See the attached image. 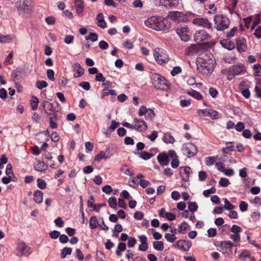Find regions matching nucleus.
I'll list each match as a JSON object with an SVG mask.
<instances>
[{
	"label": "nucleus",
	"instance_id": "c85d7f7f",
	"mask_svg": "<svg viewBox=\"0 0 261 261\" xmlns=\"http://www.w3.org/2000/svg\"><path fill=\"white\" fill-rule=\"evenodd\" d=\"M109 95H116V92L114 90H109L108 89L105 88L102 90L101 98H103L104 97Z\"/></svg>",
	"mask_w": 261,
	"mask_h": 261
},
{
	"label": "nucleus",
	"instance_id": "e2e57ef3",
	"mask_svg": "<svg viewBox=\"0 0 261 261\" xmlns=\"http://www.w3.org/2000/svg\"><path fill=\"white\" fill-rule=\"evenodd\" d=\"M147 110H148V109H147L145 106H141L139 110V112H138L139 115L140 116H142L144 115H145L147 112Z\"/></svg>",
	"mask_w": 261,
	"mask_h": 261
},
{
	"label": "nucleus",
	"instance_id": "0e129e2a",
	"mask_svg": "<svg viewBox=\"0 0 261 261\" xmlns=\"http://www.w3.org/2000/svg\"><path fill=\"white\" fill-rule=\"evenodd\" d=\"M60 233L59 231L53 230L49 233V237L53 239H56L59 237Z\"/></svg>",
	"mask_w": 261,
	"mask_h": 261
},
{
	"label": "nucleus",
	"instance_id": "2f4dec72",
	"mask_svg": "<svg viewBox=\"0 0 261 261\" xmlns=\"http://www.w3.org/2000/svg\"><path fill=\"white\" fill-rule=\"evenodd\" d=\"M139 154L140 157L144 160H149L151 159L153 155V154L146 151H142L141 152L139 153Z\"/></svg>",
	"mask_w": 261,
	"mask_h": 261
},
{
	"label": "nucleus",
	"instance_id": "603ef678",
	"mask_svg": "<svg viewBox=\"0 0 261 261\" xmlns=\"http://www.w3.org/2000/svg\"><path fill=\"white\" fill-rule=\"evenodd\" d=\"M237 31H238V28L236 27H234L233 28H232L231 29V30L229 32H227L226 33V37L230 38V37H233L234 36L235 33L237 32Z\"/></svg>",
	"mask_w": 261,
	"mask_h": 261
},
{
	"label": "nucleus",
	"instance_id": "680f3d73",
	"mask_svg": "<svg viewBox=\"0 0 261 261\" xmlns=\"http://www.w3.org/2000/svg\"><path fill=\"white\" fill-rule=\"evenodd\" d=\"M230 231L234 233H239L242 231V228L237 225H233L231 228Z\"/></svg>",
	"mask_w": 261,
	"mask_h": 261
},
{
	"label": "nucleus",
	"instance_id": "6e6d98bb",
	"mask_svg": "<svg viewBox=\"0 0 261 261\" xmlns=\"http://www.w3.org/2000/svg\"><path fill=\"white\" fill-rule=\"evenodd\" d=\"M79 86L83 88L84 90L88 91L90 89V85L88 82H82L79 84Z\"/></svg>",
	"mask_w": 261,
	"mask_h": 261
},
{
	"label": "nucleus",
	"instance_id": "5701e85b",
	"mask_svg": "<svg viewBox=\"0 0 261 261\" xmlns=\"http://www.w3.org/2000/svg\"><path fill=\"white\" fill-rule=\"evenodd\" d=\"M111 155L109 153L106 154L105 152L101 151L99 154H97L94 158V161L99 162L101 159H108L110 158Z\"/></svg>",
	"mask_w": 261,
	"mask_h": 261
},
{
	"label": "nucleus",
	"instance_id": "9d476101",
	"mask_svg": "<svg viewBox=\"0 0 261 261\" xmlns=\"http://www.w3.org/2000/svg\"><path fill=\"white\" fill-rule=\"evenodd\" d=\"M184 150L189 157L194 156L198 152V149L196 145L191 143L185 144Z\"/></svg>",
	"mask_w": 261,
	"mask_h": 261
},
{
	"label": "nucleus",
	"instance_id": "c03bdc74",
	"mask_svg": "<svg viewBox=\"0 0 261 261\" xmlns=\"http://www.w3.org/2000/svg\"><path fill=\"white\" fill-rule=\"evenodd\" d=\"M208 112V116L211 117L212 119H217L219 118V114L217 111L213 109H209Z\"/></svg>",
	"mask_w": 261,
	"mask_h": 261
},
{
	"label": "nucleus",
	"instance_id": "473e14b6",
	"mask_svg": "<svg viewBox=\"0 0 261 261\" xmlns=\"http://www.w3.org/2000/svg\"><path fill=\"white\" fill-rule=\"evenodd\" d=\"M72 252L71 248L64 247L61 253V258H64L67 255H70Z\"/></svg>",
	"mask_w": 261,
	"mask_h": 261
},
{
	"label": "nucleus",
	"instance_id": "a19ab883",
	"mask_svg": "<svg viewBox=\"0 0 261 261\" xmlns=\"http://www.w3.org/2000/svg\"><path fill=\"white\" fill-rule=\"evenodd\" d=\"M225 205L223 208L227 210H231L235 208V206L229 202L227 199L224 200Z\"/></svg>",
	"mask_w": 261,
	"mask_h": 261
},
{
	"label": "nucleus",
	"instance_id": "c9c22d12",
	"mask_svg": "<svg viewBox=\"0 0 261 261\" xmlns=\"http://www.w3.org/2000/svg\"><path fill=\"white\" fill-rule=\"evenodd\" d=\"M86 40H90L92 42L96 41L98 39V35L95 33H91L88 36L85 37Z\"/></svg>",
	"mask_w": 261,
	"mask_h": 261
},
{
	"label": "nucleus",
	"instance_id": "5fc2aeb1",
	"mask_svg": "<svg viewBox=\"0 0 261 261\" xmlns=\"http://www.w3.org/2000/svg\"><path fill=\"white\" fill-rule=\"evenodd\" d=\"M248 204L247 202L241 201L239 205V208L241 212H245L248 209Z\"/></svg>",
	"mask_w": 261,
	"mask_h": 261
},
{
	"label": "nucleus",
	"instance_id": "de8ad7c7",
	"mask_svg": "<svg viewBox=\"0 0 261 261\" xmlns=\"http://www.w3.org/2000/svg\"><path fill=\"white\" fill-rule=\"evenodd\" d=\"M188 226V224L186 222H183L179 227L178 232L180 233H184Z\"/></svg>",
	"mask_w": 261,
	"mask_h": 261
},
{
	"label": "nucleus",
	"instance_id": "1a4fd4ad",
	"mask_svg": "<svg viewBox=\"0 0 261 261\" xmlns=\"http://www.w3.org/2000/svg\"><path fill=\"white\" fill-rule=\"evenodd\" d=\"M197 69L199 72L204 74H208L213 71L211 65L204 61L197 63Z\"/></svg>",
	"mask_w": 261,
	"mask_h": 261
},
{
	"label": "nucleus",
	"instance_id": "a211bd4d",
	"mask_svg": "<svg viewBox=\"0 0 261 261\" xmlns=\"http://www.w3.org/2000/svg\"><path fill=\"white\" fill-rule=\"evenodd\" d=\"M237 48L239 53H243L246 51V42L243 38H239L237 41Z\"/></svg>",
	"mask_w": 261,
	"mask_h": 261
},
{
	"label": "nucleus",
	"instance_id": "864d4df0",
	"mask_svg": "<svg viewBox=\"0 0 261 261\" xmlns=\"http://www.w3.org/2000/svg\"><path fill=\"white\" fill-rule=\"evenodd\" d=\"M215 158L214 156H208L205 158V164L207 166L212 165L215 162Z\"/></svg>",
	"mask_w": 261,
	"mask_h": 261
},
{
	"label": "nucleus",
	"instance_id": "13d9d810",
	"mask_svg": "<svg viewBox=\"0 0 261 261\" xmlns=\"http://www.w3.org/2000/svg\"><path fill=\"white\" fill-rule=\"evenodd\" d=\"M181 72V69L179 66H176L173 67L172 70L171 71V74L172 76H175L177 75V74L180 73Z\"/></svg>",
	"mask_w": 261,
	"mask_h": 261
},
{
	"label": "nucleus",
	"instance_id": "8fccbe9b",
	"mask_svg": "<svg viewBox=\"0 0 261 261\" xmlns=\"http://www.w3.org/2000/svg\"><path fill=\"white\" fill-rule=\"evenodd\" d=\"M37 186L41 189H44L46 187V184L45 181L41 178L37 179Z\"/></svg>",
	"mask_w": 261,
	"mask_h": 261
},
{
	"label": "nucleus",
	"instance_id": "20e7f679",
	"mask_svg": "<svg viewBox=\"0 0 261 261\" xmlns=\"http://www.w3.org/2000/svg\"><path fill=\"white\" fill-rule=\"evenodd\" d=\"M153 56L156 62L162 64L169 61V56L167 52L162 48L158 47L153 50Z\"/></svg>",
	"mask_w": 261,
	"mask_h": 261
},
{
	"label": "nucleus",
	"instance_id": "052dcab7",
	"mask_svg": "<svg viewBox=\"0 0 261 261\" xmlns=\"http://www.w3.org/2000/svg\"><path fill=\"white\" fill-rule=\"evenodd\" d=\"M49 120L50 127L51 128L55 129V128H57L58 125H57V123L56 122V121H55V119H54V117H49Z\"/></svg>",
	"mask_w": 261,
	"mask_h": 261
},
{
	"label": "nucleus",
	"instance_id": "f704fd0d",
	"mask_svg": "<svg viewBox=\"0 0 261 261\" xmlns=\"http://www.w3.org/2000/svg\"><path fill=\"white\" fill-rule=\"evenodd\" d=\"M167 8H174L178 4V0H167Z\"/></svg>",
	"mask_w": 261,
	"mask_h": 261
},
{
	"label": "nucleus",
	"instance_id": "dca6fc26",
	"mask_svg": "<svg viewBox=\"0 0 261 261\" xmlns=\"http://www.w3.org/2000/svg\"><path fill=\"white\" fill-rule=\"evenodd\" d=\"M157 160L161 166H167L169 162L168 155L165 152L160 153L157 156Z\"/></svg>",
	"mask_w": 261,
	"mask_h": 261
},
{
	"label": "nucleus",
	"instance_id": "6ab92c4d",
	"mask_svg": "<svg viewBox=\"0 0 261 261\" xmlns=\"http://www.w3.org/2000/svg\"><path fill=\"white\" fill-rule=\"evenodd\" d=\"M34 169L38 171L42 172L47 169V166L43 161H37L34 165Z\"/></svg>",
	"mask_w": 261,
	"mask_h": 261
},
{
	"label": "nucleus",
	"instance_id": "a878e982",
	"mask_svg": "<svg viewBox=\"0 0 261 261\" xmlns=\"http://www.w3.org/2000/svg\"><path fill=\"white\" fill-rule=\"evenodd\" d=\"M233 246L232 243L230 241H222L220 243V247L222 250L224 249H230Z\"/></svg>",
	"mask_w": 261,
	"mask_h": 261
},
{
	"label": "nucleus",
	"instance_id": "423d86ee",
	"mask_svg": "<svg viewBox=\"0 0 261 261\" xmlns=\"http://www.w3.org/2000/svg\"><path fill=\"white\" fill-rule=\"evenodd\" d=\"M171 26V23L168 19L164 18L162 17H159V20L157 23L156 31H166L169 29Z\"/></svg>",
	"mask_w": 261,
	"mask_h": 261
},
{
	"label": "nucleus",
	"instance_id": "bb28decb",
	"mask_svg": "<svg viewBox=\"0 0 261 261\" xmlns=\"http://www.w3.org/2000/svg\"><path fill=\"white\" fill-rule=\"evenodd\" d=\"M98 220L96 216H92L90 219L89 226L91 229H94L97 227Z\"/></svg>",
	"mask_w": 261,
	"mask_h": 261
},
{
	"label": "nucleus",
	"instance_id": "69168bd1",
	"mask_svg": "<svg viewBox=\"0 0 261 261\" xmlns=\"http://www.w3.org/2000/svg\"><path fill=\"white\" fill-rule=\"evenodd\" d=\"M198 177L200 181H204L207 178V174L205 172L203 171H200L198 173Z\"/></svg>",
	"mask_w": 261,
	"mask_h": 261
},
{
	"label": "nucleus",
	"instance_id": "e433bc0d",
	"mask_svg": "<svg viewBox=\"0 0 261 261\" xmlns=\"http://www.w3.org/2000/svg\"><path fill=\"white\" fill-rule=\"evenodd\" d=\"M198 208V205L195 202H189L188 203V210L194 213Z\"/></svg>",
	"mask_w": 261,
	"mask_h": 261
},
{
	"label": "nucleus",
	"instance_id": "338daca9",
	"mask_svg": "<svg viewBox=\"0 0 261 261\" xmlns=\"http://www.w3.org/2000/svg\"><path fill=\"white\" fill-rule=\"evenodd\" d=\"M98 45L100 48L102 50L107 49L109 47L108 43L103 40L100 41L99 42Z\"/></svg>",
	"mask_w": 261,
	"mask_h": 261
},
{
	"label": "nucleus",
	"instance_id": "39448f33",
	"mask_svg": "<svg viewBox=\"0 0 261 261\" xmlns=\"http://www.w3.org/2000/svg\"><path fill=\"white\" fill-rule=\"evenodd\" d=\"M176 32L180 39L185 42L189 41L190 38V31L186 24H181L176 29Z\"/></svg>",
	"mask_w": 261,
	"mask_h": 261
},
{
	"label": "nucleus",
	"instance_id": "72a5a7b5",
	"mask_svg": "<svg viewBox=\"0 0 261 261\" xmlns=\"http://www.w3.org/2000/svg\"><path fill=\"white\" fill-rule=\"evenodd\" d=\"M36 86L37 88L41 90L48 86L47 83L45 81H37L36 82Z\"/></svg>",
	"mask_w": 261,
	"mask_h": 261
},
{
	"label": "nucleus",
	"instance_id": "ddd939ff",
	"mask_svg": "<svg viewBox=\"0 0 261 261\" xmlns=\"http://www.w3.org/2000/svg\"><path fill=\"white\" fill-rule=\"evenodd\" d=\"M191 245L192 243L190 241L179 240L173 245V246L184 251H187L190 249Z\"/></svg>",
	"mask_w": 261,
	"mask_h": 261
},
{
	"label": "nucleus",
	"instance_id": "f257e3e1",
	"mask_svg": "<svg viewBox=\"0 0 261 261\" xmlns=\"http://www.w3.org/2000/svg\"><path fill=\"white\" fill-rule=\"evenodd\" d=\"M151 81L152 85L158 89L166 90L169 88L168 82L159 74L154 73L152 74Z\"/></svg>",
	"mask_w": 261,
	"mask_h": 261
},
{
	"label": "nucleus",
	"instance_id": "2eb2a0df",
	"mask_svg": "<svg viewBox=\"0 0 261 261\" xmlns=\"http://www.w3.org/2000/svg\"><path fill=\"white\" fill-rule=\"evenodd\" d=\"M158 20L159 17L153 16L146 20L144 23L147 27L155 30Z\"/></svg>",
	"mask_w": 261,
	"mask_h": 261
},
{
	"label": "nucleus",
	"instance_id": "58836bf2",
	"mask_svg": "<svg viewBox=\"0 0 261 261\" xmlns=\"http://www.w3.org/2000/svg\"><path fill=\"white\" fill-rule=\"evenodd\" d=\"M198 47L196 45L192 44L187 49V54L192 55L197 52Z\"/></svg>",
	"mask_w": 261,
	"mask_h": 261
},
{
	"label": "nucleus",
	"instance_id": "aec40b11",
	"mask_svg": "<svg viewBox=\"0 0 261 261\" xmlns=\"http://www.w3.org/2000/svg\"><path fill=\"white\" fill-rule=\"evenodd\" d=\"M17 9L18 10H23L25 13H30L33 11L32 7L25 4L24 2L22 4H20L17 5Z\"/></svg>",
	"mask_w": 261,
	"mask_h": 261
},
{
	"label": "nucleus",
	"instance_id": "f8f14e48",
	"mask_svg": "<svg viewBox=\"0 0 261 261\" xmlns=\"http://www.w3.org/2000/svg\"><path fill=\"white\" fill-rule=\"evenodd\" d=\"M211 36L204 30H199L194 35V40L198 43L209 40Z\"/></svg>",
	"mask_w": 261,
	"mask_h": 261
},
{
	"label": "nucleus",
	"instance_id": "4be33fe9",
	"mask_svg": "<svg viewBox=\"0 0 261 261\" xmlns=\"http://www.w3.org/2000/svg\"><path fill=\"white\" fill-rule=\"evenodd\" d=\"M43 193L41 191L36 190L34 193V200L38 203H41L43 201Z\"/></svg>",
	"mask_w": 261,
	"mask_h": 261
},
{
	"label": "nucleus",
	"instance_id": "7ed1b4c3",
	"mask_svg": "<svg viewBox=\"0 0 261 261\" xmlns=\"http://www.w3.org/2000/svg\"><path fill=\"white\" fill-rule=\"evenodd\" d=\"M245 72V67L243 64H240L231 66L225 70V73L228 76V79L230 81L232 78L229 76H234L238 75L244 74Z\"/></svg>",
	"mask_w": 261,
	"mask_h": 261
},
{
	"label": "nucleus",
	"instance_id": "4c0bfd02",
	"mask_svg": "<svg viewBox=\"0 0 261 261\" xmlns=\"http://www.w3.org/2000/svg\"><path fill=\"white\" fill-rule=\"evenodd\" d=\"M108 204L111 207H112L113 208H116V206H117L116 198L115 197H112L110 198L108 200Z\"/></svg>",
	"mask_w": 261,
	"mask_h": 261
},
{
	"label": "nucleus",
	"instance_id": "4d7b16f0",
	"mask_svg": "<svg viewBox=\"0 0 261 261\" xmlns=\"http://www.w3.org/2000/svg\"><path fill=\"white\" fill-rule=\"evenodd\" d=\"M121 171L127 175L132 176L133 175V174L131 173L129 169L127 168V165H124L121 167Z\"/></svg>",
	"mask_w": 261,
	"mask_h": 261
},
{
	"label": "nucleus",
	"instance_id": "ea45409f",
	"mask_svg": "<svg viewBox=\"0 0 261 261\" xmlns=\"http://www.w3.org/2000/svg\"><path fill=\"white\" fill-rule=\"evenodd\" d=\"M155 115L153 111V110L151 109H148L146 114L145 115V118L147 120L149 119L151 120L153 118L155 117Z\"/></svg>",
	"mask_w": 261,
	"mask_h": 261
},
{
	"label": "nucleus",
	"instance_id": "9b49d317",
	"mask_svg": "<svg viewBox=\"0 0 261 261\" xmlns=\"http://www.w3.org/2000/svg\"><path fill=\"white\" fill-rule=\"evenodd\" d=\"M17 250L18 251L17 255L19 256H28L30 254V248L23 242L18 244Z\"/></svg>",
	"mask_w": 261,
	"mask_h": 261
},
{
	"label": "nucleus",
	"instance_id": "09e8293b",
	"mask_svg": "<svg viewBox=\"0 0 261 261\" xmlns=\"http://www.w3.org/2000/svg\"><path fill=\"white\" fill-rule=\"evenodd\" d=\"M205 19H206L204 18H195L193 19V23L196 25L203 26L204 21H205Z\"/></svg>",
	"mask_w": 261,
	"mask_h": 261
},
{
	"label": "nucleus",
	"instance_id": "bf43d9fd",
	"mask_svg": "<svg viewBox=\"0 0 261 261\" xmlns=\"http://www.w3.org/2000/svg\"><path fill=\"white\" fill-rule=\"evenodd\" d=\"M54 74L55 72L53 70L49 69H47V75L49 80H50L51 81H55Z\"/></svg>",
	"mask_w": 261,
	"mask_h": 261
},
{
	"label": "nucleus",
	"instance_id": "cd10ccee",
	"mask_svg": "<svg viewBox=\"0 0 261 261\" xmlns=\"http://www.w3.org/2000/svg\"><path fill=\"white\" fill-rule=\"evenodd\" d=\"M39 102V99L37 97H36L35 96H32V99L31 100V108L33 110H36L37 109Z\"/></svg>",
	"mask_w": 261,
	"mask_h": 261
},
{
	"label": "nucleus",
	"instance_id": "37998d69",
	"mask_svg": "<svg viewBox=\"0 0 261 261\" xmlns=\"http://www.w3.org/2000/svg\"><path fill=\"white\" fill-rule=\"evenodd\" d=\"M182 15H184V14L178 11H175L170 13V16L171 17L177 18L179 21L182 20V19L180 18ZM182 20H184V19H182Z\"/></svg>",
	"mask_w": 261,
	"mask_h": 261
},
{
	"label": "nucleus",
	"instance_id": "f03ea898",
	"mask_svg": "<svg viewBox=\"0 0 261 261\" xmlns=\"http://www.w3.org/2000/svg\"><path fill=\"white\" fill-rule=\"evenodd\" d=\"M215 28L218 31H223L230 25L229 19L223 15H216L214 17Z\"/></svg>",
	"mask_w": 261,
	"mask_h": 261
},
{
	"label": "nucleus",
	"instance_id": "c756f323",
	"mask_svg": "<svg viewBox=\"0 0 261 261\" xmlns=\"http://www.w3.org/2000/svg\"><path fill=\"white\" fill-rule=\"evenodd\" d=\"M187 94L189 95L192 96V97L195 98L198 100H200L202 98V95L198 92L195 90H192V91H187Z\"/></svg>",
	"mask_w": 261,
	"mask_h": 261
},
{
	"label": "nucleus",
	"instance_id": "b1692460",
	"mask_svg": "<svg viewBox=\"0 0 261 261\" xmlns=\"http://www.w3.org/2000/svg\"><path fill=\"white\" fill-rule=\"evenodd\" d=\"M22 69L17 68L12 72V77L14 80H19L21 78L20 74L22 73Z\"/></svg>",
	"mask_w": 261,
	"mask_h": 261
},
{
	"label": "nucleus",
	"instance_id": "0eeeda50",
	"mask_svg": "<svg viewBox=\"0 0 261 261\" xmlns=\"http://www.w3.org/2000/svg\"><path fill=\"white\" fill-rule=\"evenodd\" d=\"M41 106L45 112L48 111L58 112L59 111V104L57 102L50 103L47 101H43L41 103Z\"/></svg>",
	"mask_w": 261,
	"mask_h": 261
},
{
	"label": "nucleus",
	"instance_id": "3c124183",
	"mask_svg": "<svg viewBox=\"0 0 261 261\" xmlns=\"http://www.w3.org/2000/svg\"><path fill=\"white\" fill-rule=\"evenodd\" d=\"M219 183L221 187H226L229 184V181L227 178L222 177L220 179Z\"/></svg>",
	"mask_w": 261,
	"mask_h": 261
},
{
	"label": "nucleus",
	"instance_id": "6e6552de",
	"mask_svg": "<svg viewBox=\"0 0 261 261\" xmlns=\"http://www.w3.org/2000/svg\"><path fill=\"white\" fill-rule=\"evenodd\" d=\"M133 129L139 132H144L147 130L148 125L142 119L135 118L134 119Z\"/></svg>",
	"mask_w": 261,
	"mask_h": 261
},
{
	"label": "nucleus",
	"instance_id": "393cba45",
	"mask_svg": "<svg viewBox=\"0 0 261 261\" xmlns=\"http://www.w3.org/2000/svg\"><path fill=\"white\" fill-rule=\"evenodd\" d=\"M163 140L166 143H173L175 141V140L173 136L169 133H167L165 134Z\"/></svg>",
	"mask_w": 261,
	"mask_h": 261
},
{
	"label": "nucleus",
	"instance_id": "a18cd8bd",
	"mask_svg": "<svg viewBox=\"0 0 261 261\" xmlns=\"http://www.w3.org/2000/svg\"><path fill=\"white\" fill-rule=\"evenodd\" d=\"M5 172L8 177H12V176H14V173L12 171V167L11 164H9L7 165Z\"/></svg>",
	"mask_w": 261,
	"mask_h": 261
},
{
	"label": "nucleus",
	"instance_id": "79ce46f5",
	"mask_svg": "<svg viewBox=\"0 0 261 261\" xmlns=\"http://www.w3.org/2000/svg\"><path fill=\"white\" fill-rule=\"evenodd\" d=\"M216 191V189L215 187H213L210 189L204 191L203 192V194L205 197H208L211 194L215 193Z\"/></svg>",
	"mask_w": 261,
	"mask_h": 261
},
{
	"label": "nucleus",
	"instance_id": "49530a36",
	"mask_svg": "<svg viewBox=\"0 0 261 261\" xmlns=\"http://www.w3.org/2000/svg\"><path fill=\"white\" fill-rule=\"evenodd\" d=\"M165 238L168 242L171 243L173 242L176 239V238L174 236V234H170L168 233H166L165 234Z\"/></svg>",
	"mask_w": 261,
	"mask_h": 261
},
{
	"label": "nucleus",
	"instance_id": "412c9836",
	"mask_svg": "<svg viewBox=\"0 0 261 261\" xmlns=\"http://www.w3.org/2000/svg\"><path fill=\"white\" fill-rule=\"evenodd\" d=\"M220 43L222 46L228 49V50H232L235 47L234 44L229 40L226 39L224 40H221L220 41Z\"/></svg>",
	"mask_w": 261,
	"mask_h": 261
},
{
	"label": "nucleus",
	"instance_id": "7c9ffc66",
	"mask_svg": "<svg viewBox=\"0 0 261 261\" xmlns=\"http://www.w3.org/2000/svg\"><path fill=\"white\" fill-rule=\"evenodd\" d=\"M153 248L158 251H163L164 243L162 241H155L153 243Z\"/></svg>",
	"mask_w": 261,
	"mask_h": 261
},
{
	"label": "nucleus",
	"instance_id": "f3484780",
	"mask_svg": "<svg viewBox=\"0 0 261 261\" xmlns=\"http://www.w3.org/2000/svg\"><path fill=\"white\" fill-rule=\"evenodd\" d=\"M72 69L75 72L73 75L75 78L81 77L85 72V69L78 63H75L72 65Z\"/></svg>",
	"mask_w": 261,
	"mask_h": 261
},
{
	"label": "nucleus",
	"instance_id": "774afa93",
	"mask_svg": "<svg viewBox=\"0 0 261 261\" xmlns=\"http://www.w3.org/2000/svg\"><path fill=\"white\" fill-rule=\"evenodd\" d=\"M253 35L258 39L261 38V25L257 27Z\"/></svg>",
	"mask_w": 261,
	"mask_h": 261
},
{
	"label": "nucleus",
	"instance_id": "4468645a",
	"mask_svg": "<svg viewBox=\"0 0 261 261\" xmlns=\"http://www.w3.org/2000/svg\"><path fill=\"white\" fill-rule=\"evenodd\" d=\"M191 172V168L188 166L181 167L180 168V177L181 179L184 181H187L189 180Z\"/></svg>",
	"mask_w": 261,
	"mask_h": 261
}]
</instances>
